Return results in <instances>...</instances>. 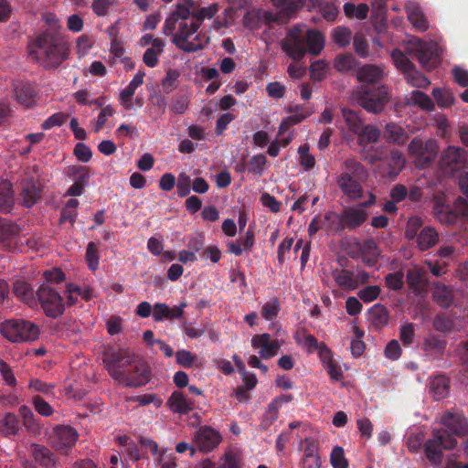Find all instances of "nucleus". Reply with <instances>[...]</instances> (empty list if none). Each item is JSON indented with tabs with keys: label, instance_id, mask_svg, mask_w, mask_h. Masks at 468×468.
Returning <instances> with one entry per match:
<instances>
[{
	"label": "nucleus",
	"instance_id": "1",
	"mask_svg": "<svg viewBox=\"0 0 468 468\" xmlns=\"http://www.w3.org/2000/svg\"><path fill=\"white\" fill-rule=\"evenodd\" d=\"M196 6L194 0H181L166 17L163 27L164 34L172 35V42L184 52H197L205 48L209 40L205 34H197L193 41L189 38L197 32L205 19L214 17L219 10L216 3L197 10Z\"/></svg>",
	"mask_w": 468,
	"mask_h": 468
},
{
	"label": "nucleus",
	"instance_id": "2",
	"mask_svg": "<svg viewBox=\"0 0 468 468\" xmlns=\"http://www.w3.org/2000/svg\"><path fill=\"white\" fill-rule=\"evenodd\" d=\"M48 28L28 44L29 56L46 69L58 68L69 56V48L60 33L58 21L47 16Z\"/></svg>",
	"mask_w": 468,
	"mask_h": 468
},
{
	"label": "nucleus",
	"instance_id": "3",
	"mask_svg": "<svg viewBox=\"0 0 468 468\" xmlns=\"http://www.w3.org/2000/svg\"><path fill=\"white\" fill-rule=\"evenodd\" d=\"M102 362L109 375L125 387H142L150 380L151 370L148 365L133 358L126 351L109 348L103 353Z\"/></svg>",
	"mask_w": 468,
	"mask_h": 468
},
{
	"label": "nucleus",
	"instance_id": "4",
	"mask_svg": "<svg viewBox=\"0 0 468 468\" xmlns=\"http://www.w3.org/2000/svg\"><path fill=\"white\" fill-rule=\"evenodd\" d=\"M441 423L447 430L434 431L432 438L424 444L427 459L435 465L441 463L443 450H451L456 446L457 441L453 435L468 434V420L460 411H447L441 417Z\"/></svg>",
	"mask_w": 468,
	"mask_h": 468
},
{
	"label": "nucleus",
	"instance_id": "5",
	"mask_svg": "<svg viewBox=\"0 0 468 468\" xmlns=\"http://www.w3.org/2000/svg\"><path fill=\"white\" fill-rule=\"evenodd\" d=\"M324 47L323 34L305 25L293 26L282 42V49L293 60L302 59L306 53L317 56Z\"/></svg>",
	"mask_w": 468,
	"mask_h": 468
},
{
	"label": "nucleus",
	"instance_id": "6",
	"mask_svg": "<svg viewBox=\"0 0 468 468\" xmlns=\"http://www.w3.org/2000/svg\"><path fill=\"white\" fill-rule=\"evenodd\" d=\"M345 172L336 179V184L342 193L351 200L358 199L363 195L362 183L367 178L365 166L355 159L345 161Z\"/></svg>",
	"mask_w": 468,
	"mask_h": 468
},
{
	"label": "nucleus",
	"instance_id": "7",
	"mask_svg": "<svg viewBox=\"0 0 468 468\" xmlns=\"http://www.w3.org/2000/svg\"><path fill=\"white\" fill-rule=\"evenodd\" d=\"M354 101L367 112L377 114L388 103V90L385 85H360L353 91Z\"/></svg>",
	"mask_w": 468,
	"mask_h": 468
},
{
	"label": "nucleus",
	"instance_id": "8",
	"mask_svg": "<svg viewBox=\"0 0 468 468\" xmlns=\"http://www.w3.org/2000/svg\"><path fill=\"white\" fill-rule=\"evenodd\" d=\"M432 211L436 219L447 226L468 221V199L458 197L452 205H449L441 197L435 196Z\"/></svg>",
	"mask_w": 468,
	"mask_h": 468
},
{
	"label": "nucleus",
	"instance_id": "9",
	"mask_svg": "<svg viewBox=\"0 0 468 468\" xmlns=\"http://www.w3.org/2000/svg\"><path fill=\"white\" fill-rule=\"evenodd\" d=\"M405 50L428 70L433 69L440 61V48L434 41H423L416 37L408 42Z\"/></svg>",
	"mask_w": 468,
	"mask_h": 468
},
{
	"label": "nucleus",
	"instance_id": "10",
	"mask_svg": "<svg viewBox=\"0 0 468 468\" xmlns=\"http://www.w3.org/2000/svg\"><path fill=\"white\" fill-rule=\"evenodd\" d=\"M0 333L11 342H27L37 339L39 328L30 321L11 319L0 324Z\"/></svg>",
	"mask_w": 468,
	"mask_h": 468
},
{
	"label": "nucleus",
	"instance_id": "11",
	"mask_svg": "<svg viewBox=\"0 0 468 468\" xmlns=\"http://www.w3.org/2000/svg\"><path fill=\"white\" fill-rule=\"evenodd\" d=\"M41 305L45 314L56 319L64 314L65 306L63 299L53 287L43 283L36 292V302Z\"/></svg>",
	"mask_w": 468,
	"mask_h": 468
},
{
	"label": "nucleus",
	"instance_id": "12",
	"mask_svg": "<svg viewBox=\"0 0 468 468\" xmlns=\"http://www.w3.org/2000/svg\"><path fill=\"white\" fill-rule=\"evenodd\" d=\"M409 154L414 158L415 165L420 169L428 167L436 158L438 145L435 140L423 142L422 139L415 137L408 146Z\"/></svg>",
	"mask_w": 468,
	"mask_h": 468
},
{
	"label": "nucleus",
	"instance_id": "13",
	"mask_svg": "<svg viewBox=\"0 0 468 468\" xmlns=\"http://www.w3.org/2000/svg\"><path fill=\"white\" fill-rule=\"evenodd\" d=\"M78 437V431L73 427L58 425L54 428L51 436L52 445L57 451L67 452L75 445Z\"/></svg>",
	"mask_w": 468,
	"mask_h": 468
},
{
	"label": "nucleus",
	"instance_id": "14",
	"mask_svg": "<svg viewBox=\"0 0 468 468\" xmlns=\"http://www.w3.org/2000/svg\"><path fill=\"white\" fill-rule=\"evenodd\" d=\"M220 433L210 426H201L196 432L194 441L200 452L213 451L221 441Z\"/></svg>",
	"mask_w": 468,
	"mask_h": 468
},
{
	"label": "nucleus",
	"instance_id": "15",
	"mask_svg": "<svg viewBox=\"0 0 468 468\" xmlns=\"http://www.w3.org/2000/svg\"><path fill=\"white\" fill-rule=\"evenodd\" d=\"M20 196L25 207H33L37 200L41 197L42 185L39 180L33 177L27 176L20 182Z\"/></svg>",
	"mask_w": 468,
	"mask_h": 468
},
{
	"label": "nucleus",
	"instance_id": "16",
	"mask_svg": "<svg viewBox=\"0 0 468 468\" xmlns=\"http://www.w3.org/2000/svg\"><path fill=\"white\" fill-rule=\"evenodd\" d=\"M303 443L304 447L300 468H321L322 461L319 455L318 441L312 438H305Z\"/></svg>",
	"mask_w": 468,
	"mask_h": 468
},
{
	"label": "nucleus",
	"instance_id": "17",
	"mask_svg": "<svg viewBox=\"0 0 468 468\" xmlns=\"http://www.w3.org/2000/svg\"><path fill=\"white\" fill-rule=\"evenodd\" d=\"M440 162L442 167L450 171L458 170L466 163V153L460 147L449 146L441 154Z\"/></svg>",
	"mask_w": 468,
	"mask_h": 468
},
{
	"label": "nucleus",
	"instance_id": "18",
	"mask_svg": "<svg viewBox=\"0 0 468 468\" xmlns=\"http://www.w3.org/2000/svg\"><path fill=\"white\" fill-rule=\"evenodd\" d=\"M366 210L359 207H351L346 208L339 219V225L342 229L353 230L360 227L367 218Z\"/></svg>",
	"mask_w": 468,
	"mask_h": 468
},
{
	"label": "nucleus",
	"instance_id": "19",
	"mask_svg": "<svg viewBox=\"0 0 468 468\" xmlns=\"http://www.w3.org/2000/svg\"><path fill=\"white\" fill-rule=\"evenodd\" d=\"M385 77L384 69L378 65L366 64L356 71V78L361 85L378 86Z\"/></svg>",
	"mask_w": 468,
	"mask_h": 468
},
{
	"label": "nucleus",
	"instance_id": "20",
	"mask_svg": "<svg viewBox=\"0 0 468 468\" xmlns=\"http://www.w3.org/2000/svg\"><path fill=\"white\" fill-rule=\"evenodd\" d=\"M21 229L14 221L0 218V244L5 248H13L17 243Z\"/></svg>",
	"mask_w": 468,
	"mask_h": 468
},
{
	"label": "nucleus",
	"instance_id": "21",
	"mask_svg": "<svg viewBox=\"0 0 468 468\" xmlns=\"http://www.w3.org/2000/svg\"><path fill=\"white\" fill-rule=\"evenodd\" d=\"M166 406L177 414H188L195 408V401L182 391H174L166 401Z\"/></svg>",
	"mask_w": 468,
	"mask_h": 468
},
{
	"label": "nucleus",
	"instance_id": "22",
	"mask_svg": "<svg viewBox=\"0 0 468 468\" xmlns=\"http://www.w3.org/2000/svg\"><path fill=\"white\" fill-rule=\"evenodd\" d=\"M15 97L17 102L25 107H30L36 102L37 91L33 84L27 81H16L13 84Z\"/></svg>",
	"mask_w": 468,
	"mask_h": 468
},
{
	"label": "nucleus",
	"instance_id": "23",
	"mask_svg": "<svg viewBox=\"0 0 468 468\" xmlns=\"http://www.w3.org/2000/svg\"><path fill=\"white\" fill-rule=\"evenodd\" d=\"M30 454L37 463L43 468H56L57 459L54 453L48 447L32 443L30 445Z\"/></svg>",
	"mask_w": 468,
	"mask_h": 468
},
{
	"label": "nucleus",
	"instance_id": "24",
	"mask_svg": "<svg viewBox=\"0 0 468 468\" xmlns=\"http://www.w3.org/2000/svg\"><path fill=\"white\" fill-rule=\"evenodd\" d=\"M186 306V303H181L179 305H175L170 308L165 303H155L153 308V318L156 322L163 321L164 319H176L184 314V308Z\"/></svg>",
	"mask_w": 468,
	"mask_h": 468
},
{
	"label": "nucleus",
	"instance_id": "25",
	"mask_svg": "<svg viewBox=\"0 0 468 468\" xmlns=\"http://www.w3.org/2000/svg\"><path fill=\"white\" fill-rule=\"evenodd\" d=\"M18 412L27 431L34 436L39 435L42 426L40 420L35 416L33 410L28 406L22 405L19 407Z\"/></svg>",
	"mask_w": 468,
	"mask_h": 468
},
{
	"label": "nucleus",
	"instance_id": "26",
	"mask_svg": "<svg viewBox=\"0 0 468 468\" xmlns=\"http://www.w3.org/2000/svg\"><path fill=\"white\" fill-rule=\"evenodd\" d=\"M434 302L441 308L447 309L453 304L454 294L450 286L437 282L432 291Z\"/></svg>",
	"mask_w": 468,
	"mask_h": 468
},
{
	"label": "nucleus",
	"instance_id": "27",
	"mask_svg": "<svg viewBox=\"0 0 468 468\" xmlns=\"http://www.w3.org/2000/svg\"><path fill=\"white\" fill-rule=\"evenodd\" d=\"M144 72H137L130 83L120 92L119 101L126 110L131 109V99L134 95L136 89L144 82Z\"/></svg>",
	"mask_w": 468,
	"mask_h": 468
},
{
	"label": "nucleus",
	"instance_id": "28",
	"mask_svg": "<svg viewBox=\"0 0 468 468\" xmlns=\"http://www.w3.org/2000/svg\"><path fill=\"white\" fill-rule=\"evenodd\" d=\"M406 12L408 19L418 31L424 32L429 28V22L418 5L414 3L407 5Z\"/></svg>",
	"mask_w": 468,
	"mask_h": 468
},
{
	"label": "nucleus",
	"instance_id": "29",
	"mask_svg": "<svg viewBox=\"0 0 468 468\" xmlns=\"http://www.w3.org/2000/svg\"><path fill=\"white\" fill-rule=\"evenodd\" d=\"M406 282L410 290L415 294H420L426 286L425 271L421 268H412L408 270Z\"/></svg>",
	"mask_w": 468,
	"mask_h": 468
},
{
	"label": "nucleus",
	"instance_id": "30",
	"mask_svg": "<svg viewBox=\"0 0 468 468\" xmlns=\"http://www.w3.org/2000/svg\"><path fill=\"white\" fill-rule=\"evenodd\" d=\"M15 205L12 184L8 180L0 182V213H9Z\"/></svg>",
	"mask_w": 468,
	"mask_h": 468
},
{
	"label": "nucleus",
	"instance_id": "31",
	"mask_svg": "<svg viewBox=\"0 0 468 468\" xmlns=\"http://www.w3.org/2000/svg\"><path fill=\"white\" fill-rule=\"evenodd\" d=\"M383 137L388 143L403 144L409 139V134L405 129L397 123H387L383 131Z\"/></svg>",
	"mask_w": 468,
	"mask_h": 468
},
{
	"label": "nucleus",
	"instance_id": "32",
	"mask_svg": "<svg viewBox=\"0 0 468 468\" xmlns=\"http://www.w3.org/2000/svg\"><path fill=\"white\" fill-rule=\"evenodd\" d=\"M439 241L437 231L431 227L423 228L417 235V245L420 250H427L434 247Z\"/></svg>",
	"mask_w": 468,
	"mask_h": 468
},
{
	"label": "nucleus",
	"instance_id": "33",
	"mask_svg": "<svg viewBox=\"0 0 468 468\" xmlns=\"http://www.w3.org/2000/svg\"><path fill=\"white\" fill-rule=\"evenodd\" d=\"M361 255L366 265L373 267L377 264L380 250L374 239H369L364 241L361 247Z\"/></svg>",
	"mask_w": 468,
	"mask_h": 468
},
{
	"label": "nucleus",
	"instance_id": "34",
	"mask_svg": "<svg viewBox=\"0 0 468 468\" xmlns=\"http://www.w3.org/2000/svg\"><path fill=\"white\" fill-rule=\"evenodd\" d=\"M368 320L373 326L382 328L388 324L389 320L387 308L380 303L374 304L368 309Z\"/></svg>",
	"mask_w": 468,
	"mask_h": 468
},
{
	"label": "nucleus",
	"instance_id": "35",
	"mask_svg": "<svg viewBox=\"0 0 468 468\" xmlns=\"http://www.w3.org/2000/svg\"><path fill=\"white\" fill-rule=\"evenodd\" d=\"M13 292L25 303L32 306L36 303V293L31 286L25 281H16L13 284Z\"/></svg>",
	"mask_w": 468,
	"mask_h": 468
},
{
	"label": "nucleus",
	"instance_id": "36",
	"mask_svg": "<svg viewBox=\"0 0 468 468\" xmlns=\"http://www.w3.org/2000/svg\"><path fill=\"white\" fill-rule=\"evenodd\" d=\"M430 390L436 400L446 398L450 391V382L445 376H437L433 378L430 384Z\"/></svg>",
	"mask_w": 468,
	"mask_h": 468
},
{
	"label": "nucleus",
	"instance_id": "37",
	"mask_svg": "<svg viewBox=\"0 0 468 468\" xmlns=\"http://www.w3.org/2000/svg\"><path fill=\"white\" fill-rule=\"evenodd\" d=\"M447 341L438 335H429L422 344V349L431 356H441L446 348Z\"/></svg>",
	"mask_w": 468,
	"mask_h": 468
},
{
	"label": "nucleus",
	"instance_id": "38",
	"mask_svg": "<svg viewBox=\"0 0 468 468\" xmlns=\"http://www.w3.org/2000/svg\"><path fill=\"white\" fill-rule=\"evenodd\" d=\"M406 160L403 154L399 150H391L386 157V164L388 167V175L396 177L403 169Z\"/></svg>",
	"mask_w": 468,
	"mask_h": 468
},
{
	"label": "nucleus",
	"instance_id": "39",
	"mask_svg": "<svg viewBox=\"0 0 468 468\" xmlns=\"http://www.w3.org/2000/svg\"><path fill=\"white\" fill-rule=\"evenodd\" d=\"M19 431L18 417L12 412H7L0 420V434L8 437L15 436Z\"/></svg>",
	"mask_w": 468,
	"mask_h": 468
},
{
	"label": "nucleus",
	"instance_id": "40",
	"mask_svg": "<svg viewBox=\"0 0 468 468\" xmlns=\"http://www.w3.org/2000/svg\"><path fill=\"white\" fill-rule=\"evenodd\" d=\"M333 278L339 287L352 291L357 287V282L355 280L354 273L347 270L335 269L332 272Z\"/></svg>",
	"mask_w": 468,
	"mask_h": 468
},
{
	"label": "nucleus",
	"instance_id": "41",
	"mask_svg": "<svg viewBox=\"0 0 468 468\" xmlns=\"http://www.w3.org/2000/svg\"><path fill=\"white\" fill-rule=\"evenodd\" d=\"M342 116L350 132L356 135L362 133V128L365 126V123L355 111L343 108Z\"/></svg>",
	"mask_w": 468,
	"mask_h": 468
},
{
	"label": "nucleus",
	"instance_id": "42",
	"mask_svg": "<svg viewBox=\"0 0 468 468\" xmlns=\"http://www.w3.org/2000/svg\"><path fill=\"white\" fill-rule=\"evenodd\" d=\"M407 83L417 88H426L431 84L429 79L420 73L413 65L404 73Z\"/></svg>",
	"mask_w": 468,
	"mask_h": 468
},
{
	"label": "nucleus",
	"instance_id": "43",
	"mask_svg": "<svg viewBox=\"0 0 468 468\" xmlns=\"http://www.w3.org/2000/svg\"><path fill=\"white\" fill-rule=\"evenodd\" d=\"M273 5L281 9V14L291 18L302 7L301 0H271Z\"/></svg>",
	"mask_w": 468,
	"mask_h": 468
},
{
	"label": "nucleus",
	"instance_id": "44",
	"mask_svg": "<svg viewBox=\"0 0 468 468\" xmlns=\"http://www.w3.org/2000/svg\"><path fill=\"white\" fill-rule=\"evenodd\" d=\"M356 60L351 54L338 55L335 58V69L340 72H348L356 68Z\"/></svg>",
	"mask_w": 468,
	"mask_h": 468
},
{
	"label": "nucleus",
	"instance_id": "45",
	"mask_svg": "<svg viewBox=\"0 0 468 468\" xmlns=\"http://www.w3.org/2000/svg\"><path fill=\"white\" fill-rule=\"evenodd\" d=\"M380 135V130L370 124H365V126L362 128V133H357L359 143L361 144L377 143Z\"/></svg>",
	"mask_w": 468,
	"mask_h": 468
},
{
	"label": "nucleus",
	"instance_id": "46",
	"mask_svg": "<svg viewBox=\"0 0 468 468\" xmlns=\"http://www.w3.org/2000/svg\"><path fill=\"white\" fill-rule=\"evenodd\" d=\"M280 310V301L277 297H273L263 304L261 315L264 319L271 321L278 316Z\"/></svg>",
	"mask_w": 468,
	"mask_h": 468
},
{
	"label": "nucleus",
	"instance_id": "47",
	"mask_svg": "<svg viewBox=\"0 0 468 468\" xmlns=\"http://www.w3.org/2000/svg\"><path fill=\"white\" fill-rule=\"evenodd\" d=\"M432 96L436 101L438 106L441 108H449L454 102V98L452 94L444 89L434 88L432 90Z\"/></svg>",
	"mask_w": 468,
	"mask_h": 468
},
{
	"label": "nucleus",
	"instance_id": "48",
	"mask_svg": "<svg viewBox=\"0 0 468 468\" xmlns=\"http://www.w3.org/2000/svg\"><path fill=\"white\" fill-rule=\"evenodd\" d=\"M85 259L90 270L96 271L99 268V250L95 242L90 241L88 243Z\"/></svg>",
	"mask_w": 468,
	"mask_h": 468
},
{
	"label": "nucleus",
	"instance_id": "49",
	"mask_svg": "<svg viewBox=\"0 0 468 468\" xmlns=\"http://www.w3.org/2000/svg\"><path fill=\"white\" fill-rule=\"evenodd\" d=\"M391 58L395 66L399 69L403 74L414 65L407 55L398 48L392 51Z\"/></svg>",
	"mask_w": 468,
	"mask_h": 468
},
{
	"label": "nucleus",
	"instance_id": "50",
	"mask_svg": "<svg viewBox=\"0 0 468 468\" xmlns=\"http://www.w3.org/2000/svg\"><path fill=\"white\" fill-rule=\"evenodd\" d=\"M266 163L267 158L264 154L253 155L248 162V171L253 175L261 176Z\"/></svg>",
	"mask_w": 468,
	"mask_h": 468
},
{
	"label": "nucleus",
	"instance_id": "51",
	"mask_svg": "<svg viewBox=\"0 0 468 468\" xmlns=\"http://www.w3.org/2000/svg\"><path fill=\"white\" fill-rule=\"evenodd\" d=\"M28 388L35 392L54 397L55 385L52 383L44 382L38 378L31 379L28 383Z\"/></svg>",
	"mask_w": 468,
	"mask_h": 468
},
{
	"label": "nucleus",
	"instance_id": "52",
	"mask_svg": "<svg viewBox=\"0 0 468 468\" xmlns=\"http://www.w3.org/2000/svg\"><path fill=\"white\" fill-rule=\"evenodd\" d=\"M31 401L35 410L39 415L43 417H49L54 413V410L51 405L39 395L33 396Z\"/></svg>",
	"mask_w": 468,
	"mask_h": 468
},
{
	"label": "nucleus",
	"instance_id": "53",
	"mask_svg": "<svg viewBox=\"0 0 468 468\" xmlns=\"http://www.w3.org/2000/svg\"><path fill=\"white\" fill-rule=\"evenodd\" d=\"M386 286L392 291H399L404 285V274L402 271L388 273L385 276Z\"/></svg>",
	"mask_w": 468,
	"mask_h": 468
},
{
	"label": "nucleus",
	"instance_id": "54",
	"mask_svg": "<svg viewBox=\"0 0 468 468\" xmlns=\"http://www.w3.org/2000/svg\"><path fill=\"white\" fill-rule=\"evenodd\" d=\"M330 462L333 468H348V463L345 457L344 449L340 446L333 448Z\"/></svg>",
	"mask_w": 468,
	"mask_h": 468
},
{
	"label": "nucleus",
	"instance_id": "55",
	"mask_svg": "<svg viewBox=\"0 0 468 468\" xmlns=\"http://www.w3.org/2000/svg\"><path fill=\"white\" fill-rule=\"evenodd\" d=\"M411 100L415 104L421 109L431 111L434 108L432 100L424 92L420 90H414L411 92Z\"/></svg>",
	"mask_w": 468,
	"mask_h": 468
},
{
	"label": "nucleus",
	"instance_id": "56",
	"mask_svg": "<svg viewBox=\"0 0 468 468\" xmlns=\"http://www.w3.org/2000/svg\"><path fill=\"white\" fill-rule=\"evenodd\" d=\"M69 115L64 112H56L46 119L41 124L43 130H49L56 126L63 125L68 120Z\"/></svg>",
	"mask_w": 468,
	"mask_h": 468
},
{
	"label": "nucleus",
	"instance_id": "57",
	"mask_svg": "<svg viewBox=\"0 0 468 468\" xmlns=\"http://www.w3.org/2000/svg\"><path fill=\"white\" fill-rule=\"evenodd\" d=\"M380 291V287L378 285H368L361 289L357 295L363 302L370 303L378 297Z\"/></svg>",
	"mask_w": 468,
	"mask_h": 468
},
{
	"label": "nucleus",
	"instance_id": "58",
	"mask_svg": "<svg viewBox=\"0 0 468 468\" xmlns=\"http://www.w3.org/2000/svg\"><path fill=\"white\" fill-rule=\"evenodd\" d=\"M116 3V0H93L91 8L98 16H105L109 8Z\"/></svg>",
	"mask_w": 468,
	"mask_h": 468
},
{
	"label": "nucleus",
	"instance_id": "59",
	"mask_svg": "<svg viewBox=\"0 0 468 468\" xmlns=\"http://www.w3.org/2000/svg\"><path fill=\"white\" fill-rule=\"evenodd\" d=\"M176 363L186 368H190L196 360V356L190 351L180 349L176 353Z\"/></svg>",
	"mask_w": 468,
	"mask_h": 468
},
{
	"label": "nucleus",
	"instance_id": "60",
	"mask_svg": "<svg viewBox=\"0 0 468 468\" xmlns=\"http://www.w3.org/2000/svg\"><path fill=\"white\" fill-rule=\"evenodd\" d=\"M415 336V328L412 323L401 325L399 330V339L404 346H410L413 343Z\"/></svg>",
	"mask_w": 468,
	"mask_h": 468
},
{
	"label": "nucleus",
	"instance_id": "61",
	"mask_svg": "<svg viewBox=\"0 0 468 468\" xmlns=\"http://www.w3.org/2000/svg\"><path fill=\"white\" fill-rule=\"evenodd\" d=\"M179 77V73L176 69L166 71L165 77L162 80V87L165 93L171 92L176 88V82Z\"/></svg>",
	"mask_w": 468,
	"mask_h": 468
},
{
	"label": "nucleus",
	"instance_id": "62",
	"mask_svg": "<svg viewBox=\"0 0 468 468\" xmlns=\"http://www.w3.org/2000/svg\"><path fill=\"white\" fill-rule=\"evenodd\" d=\"M402 350L398 340H390L386 346L384 354L390 360H398L401 356Z\"/></svg>",
	"mask_w": 468,
	"mask_h": 468
},
{
	"label": "nucleus",
	"instance_id": "63",
	"mask_svg": "<svg viewBox=\"0 0 468 468\" xmlns=\"http://www.w3.org/2000/svg\"><path fill=\"white\" fill-rule=\"evenodd\" d=\"M47 284L59 283L65 280V273L59 268L47 270L43 273Z\"/></svg>",
	"mask_w": 468,
	"mask_h": 468
},
{
	"label": "nucleus",
	"instance_id": "64",
	"mask_svg": "<svg viewBox=\"0 0 468 468\" xmlns=\"http://www.w3.org/2000/svg\"><path fill=\"white\" fill-rule=\"evenodd\" d=\"M333 38L336 44L346 46L350 42L351 31L346 27H338L334 32Z\"/></svg>",
	"mask_w": 468,
	"mask_h": 468
}]
</instances>
